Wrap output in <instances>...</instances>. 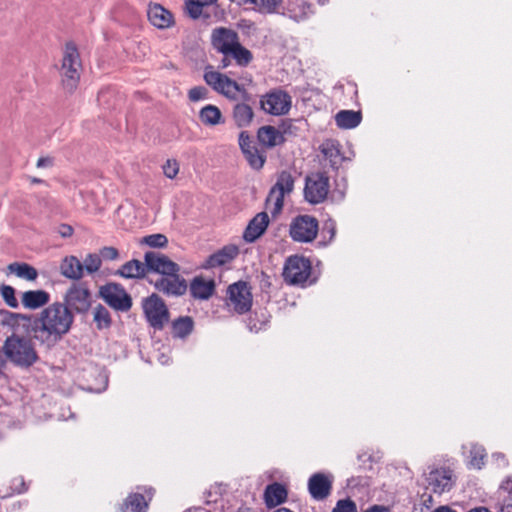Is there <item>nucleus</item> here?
I'll return each mask as SVG.
<instances>
[{"mask_svg":"<svg viewBox=\"0 0 512 512\" xmlns=\"http://www.w3.org/2000/svg\"><path fill=\"white\" fill-rule=\"evenodd\" d=\"M243 154L253 169L259 170L263 167L266 158L262 153L258 151L256 147L245 151Z\"/></svg>","mask_w":512,"mask_h":512,"instance_id":"38","label":"nucleus"},{"mask_svg":"<svg viewBox=\"0 0 512 512\" xmlns=\"http://www.w3.org/2000/svg\"><path fill=\"white\" fill-rule=\"evenodd\" d=\"M99 256L105 260H116L119 257V252L115 247L105 246L100 250Z\"/></svg>","mask_w":512,"mask_h":512,"instance_id":"48","label":"nucleus"},{"mask_svg":"<svg viewBox=\"0 0 512 512\" xmlns=\"http://www.w3.org/2000/svg\"><path fill=\"white\" fill-rule=\"evenodd\" d=\"M332 512H357V507L351 499L339 500Z\"/></svg>","mask_w":512,"mask_h":512,"instance_id":"45","label":"nucleus"},{"mask_svg":"<svg viewBox=\"0 0 512 512\" xmlns=\"http://www.w3.org/2000/svg\"><path fill=\"white\" fill-rule=\"evenodd\" d=\"M204 80L213 90L228 99L237 100L238 94H240L241 100H251V94L225 74L206 68Z\"/></svg>","mask_w":512,"mask_h":512,"instance_id":"4","label":"nucleus"},{"mask_svg":"<svg viewBox=\"0 0 512 512\" xmlns=\"http://www.w3.org/2000/svg\"><path fill=\"white\" fill-rule=\"evenodd\" d=\"M361 120L360 111L341 110L335 115L336 125L342 129H353L361 123Z\"/></svg>","mask_w":512,"mask_h":512,"instance_id":"30","label":"nucleus"},{"mask_svg":"<svg viewBox=\"0 0 512 512\" xmlns=\"http://www.w3.org/2000/svg\"><path fill=\"white\" fill-rule=\"evenodd\" d=\"M73 228L70 225L63 224L60 228V234L62 237H70L73 234Z\"/></svg>","mask_w":512,"mask_h":512,"instance_id":"52","label":"nucleus"},{"mask_svg":"<svg viewBox=\"0 0 512 512\" xmlns=\"http://www.w3.org/2000/svg\"><path fill=\"white\" fill-rule=\"evenodd\" d=\"M248 102L242 100L233 106L232 118L238 128L248 127L253 121L254 112Z\"/></svg>","mask_w":512,"mask_h":512,"instance_id":"24","label":"nucleus"},{"mask_svg":"<svg viewBox=\"0 0 512 512\" xmlns=\"http://www.w3.org/2000/svg\"><path fill=\"white\" fill-rule=\"evenodd\" d=\"M146 270L159 273L160 276L170 274L171 272H179L180 267L177 263L170 260L166 255L148 251L144 255Z\"/></svg>","mask_w":512,"mask_h":512,"instance_id":"17","label":"nucleus"},{"mask_svg":"<svg viewBox=\"0 0 512 512\" xmlns=\"http://www.w3.org/2000/svg\"><path fill=\"white\" fill-rule=\"evenodd\" d=\"M148 505L142 494H130L120 506L121 512H146Z\"/></svg>","mask_w":512,"mask_h":512,"instance_id":"36","label":"nucleus"},{"mask_svg":"<svg viewBox=\"0 0 512 512\" xmlns=\"http://www.w3.org/2000/svg\"><path fill=\"white\" fill-rule=\"evenodd\" d=\"M365 512H390L389 508L380 505H374Z\"/></svg>","mask_w":512,"mask_h":512,"instance_id":"54","label":"nucleus"},{"mask_svg":"<svg viewBox=\"0 0 512 512\" xmlns=\"http://www.w3.org/2000/svg\"><path fill=\"white\" fill-rule=\"evenodd\" d=\"M146 263L133 259L121 266L116 274L129 279L143 278L146 274Z\"/></svg>","mask_w":512,"mask_h":512,"instance_id":"31","label":"nucleus"},{"mask_svg":"<svg viewBox=\"0 0 512 512\" xmlns=\"http://www.w3.org/2000/svg\"><path fill=\"white\" fill-rule=\"evenodd\" d=\"M422 505L429 509L433 505V497L431 494H423L421 496Z\"/></svg>","mask_w":512,"mask_h":512,"instance_id":"53","label":"nucleus"},{"mask_svg":"<svg viewBox=\"0 0 512 512\" xmlns=\"http://www.w3.org/2000/svg\"><path fill=\"white\" fill-rule=\"evenodd\" d=\"M258 140L266 147H275L284 142L283 134L273 126H263L258 130Z\"/></svg>","mask_w":512,"mask_h":512,"instance_id":"29","label":"nucleus"},{"mask_svg":"<svg viewBox=\"0 0 512 512\" xmlns=\"http://www.w3.org/2000/svg\"><path fill=\"white\" fill-rule=\"evenodd\" d=\"M35 344L34 339L27 334L24 336L14 332L4 341L2 351L15 366L29 368L39 360Z\"/></svg>","mask_w":512,"mask_h":512,"instance_id":"2","label":"nucleus"},{"mask_svg":"<svg viewBox=\"0 0 512 512\" xmlns=\"http://www.w3.org/2000/svg\"><path fill=\"white\" fill-rule=\"evenodd\" d=\"M140 244H145L153 248H164L168 244V239L164 234L157 233L143 237Z\"/></svg>","mask_w":512,"mask_h":512,"instance_id":"40","label":"nucleus"},{"mask_svg":"<svg viewBox=\"0 0 512 512\" xmlns=\"http://www.w3.org/2000/svg\"><path fill=\"white\" fill-rule=\"evenodd\" d=\"M288 491L286 487L278 482L266 486L264 491V502L268 508L276 507L287 500Z\"/></svg>","mask_w":512,"mask_h":512,"instance_id":"22","label":"nucleus"},{"mask_svg":"<svg viewBox=\"0 0 512 512\" xmlns=\"http://www.w3.org/2000/svg\"><path fill=\"white\" fill-rule=\"evenodd\" d=\"M260 103L266 113L279 116L289 112L291 108V97L282 90H274L263 96Z\"/></svg>","mask_w":512,"mask_h":512,"instance_id":"14","label":"nucleus"},{"mask_svg":"<svg viewBox=\"0 0 512 512\" xmlns=\"http://www.w3.org/2000/svg\"><path fill=\"white\" fill-rule=\"evenodd\" d=\"M269 225V216L266 212L256 214L248 223L243 238L246 242L252 243L264 234Z\"/></svg>","mask_w":512,"mask_h":512,"instance_id":"20","label":"nucleus"},{"mask_svg":"<svg viewBox=\"0 0 512 512\" xmlns=\"http://www.w3.org/2000/svg\"><path fill=\"white\" fill-rule=\"evenodd\" d=\"M295 177L288 171H281L276 183L271 187L266 199V205L273 203L271 214L273 216L279 214L284 206V198L294 190Z\"/></svg>","mask_w":512,"mask_h":512,"instance_id":"6","label":"nucleus"},{"mask_svg":"<svg viewBox=\"0 0 512 512\" xmlns=\"http://www.w3.org/2000/svg\"><path fill=\"white\" fill-rule=\"evenodd\" d=\"M203 7L204 6L198 0L186 1L187 11L193 19H197L201 15Z\"/></svg>","mask_w":512,"mask_h":512,"instance_id":"46","label":"nucleus"},{"mask_svg":"<svg viewBox=\"0 0 512 512\" xmlns=\"http://www.w3.org/2000/svg\"><path fill=\"white\" fill-rule=\"evenodd\" d=\"M50 295L44 290H29L22 294V305L31 310L38 309L48 304Z\"/></svg>","mask_w":512,"mask_h":512,"instance_id":"25","label":"nucleus"},{"mask_svg":"<svg viewBox=\"0 0 512 512\" xmlns=\"http://www.w3.org/2000/svg\"><path fill=\"white\" fill-rule=\"evenodd\" d=\"M64 304L72 313L85 314L91 307V293L81 284H73L64 296Z\"/></svg>","mask_w":512,"mask_h":512,"instance_id":"10","label":"nucleus"},{"mask_svg":"<svg viewBox=\"0 0 512 512\" xmlns=\"http://www.w3.org/2000/svg\"><path fill=\"white\" fill-rule=\"evenodd\" d=\"M433 512H456V511L451 509L448 506H440L437 509H435Z\"/></svg>","mask_w":512,"mask_h":512,"instance_id":"55","label":"nucleus"},{"mask_svg":"<svg viewBox=\"0 0 512 512\" xmlns=\"http://www.w3.org/2000/svg\"><path fill=\"white\" fill-rule=\"evenodd\" d=\"M239 5L252 4L257 12L262 14H272L278 11L282 0H232Z\"/></svg>","mask_w":512,"mask_h":512,"instance_id":"34","label":"nucleus"},{"mask_svg":"<svg viewBox=\"0 0 512 512\" xmlns=\"http://www.w3.org/2000/svg\"><path fill=\"white\" fill-rule=\"evenodd\" d=\"M6 314L8 323L21 327L25 334L46 350L55 347L69 333L74 322L72 312L60 302L52 303L33 315Z\"/></svg>","mask_w":512,"mask_h":512,"instance_id":"1","label":"nucleus"},{"mask_svg":"<svg viewBox=\"0 0 512 512\" xmlns=\"http://www.w3.org/2000/svg\"><path fill=\"white\" fill-rule=\"evenodd\" d=\"M6 274H14L18 278L26 281H35L38 277V271L36 268L25 262L10 263L6 268Z\"/></svg>","mask_w":512,"mask_h":512,"instance_id":"28","label":"nucleus"},{"mask_svg":"<svg viewBox=\"0 0 512 512\" xmlns=\"http://www.w3.org/2000/svg\"><path fill=\"white\" fill-rule=\"evenodd\" d=\"M61 274L72 280H79L83 277V264L75 256H66L60 264Z\"/></svg>","mask_w":512,"mask_h":512,"instance_id":"26","label":"nucleus"},{"mask_svg":"<svg viewBox=\"0 0 512 512\" xmlns=\"http://www.w3.org/2000/svg\"><path fill=\"white\" fill-rule=\"evenodd\" d=\"M147 16L150 23L158 29H167L174 25L172 13L160 4L150 5Z\"/></svg>","mask_w":512,"mask_h":512,"instance_id":"21","label":"nucleus"},{"mask_svg":"<svg viewBox=\"0 0 512 512\" xmlns=\"http://www.w3.org/2000/svg\"><path fill=\"white\" fill-rule=\"evenodd\" d=\"M14 490L17 493H23L27 490L26 483L23 477H17L13 480Z\"/></svg>","mask_w":512,"mask_h":512,"instance_id":"49","label":"nucleus"},{"mask_svg":"<svg viewBox=\"0 0 512 512\" xmlns=\"http://www.w3.org/2000/svg\"><path fill=\"white\" fill-rule=\"evenodd\" d=\"M493 457L496 458L497 460H501L503 465H507V460L503 454H494Z\"/></svg>","mask_w":512,"mask_h":512,"instance_id":"56","label":"nucleus"},{"mask_svg":"<svg viewBox=\"0 0 512 512\" xmlns=\"http://www.w3.org/2000/svg\"><path fill=\"white\" fill-rule=\"evenodd\" d=\"M163 173L169 179H174L179 172V164L174 159H169L163 165Z\"/></svg>","mask_w":512,"mask_h":512,"instance_id":"44","label":"nucleus"},{"mask_svg":"<svg viewBox=\"0 0 512 512\" xmlns=\"http://www.w3.org/2000/svg\"><path fill=\"white\" fill-rule=\"evenodd\" d=\"M321 153L329 160L332 168L337 169L342 161L339 145L334 141H326L320 147Z\"/></svg>","mask_w":512,"mask_h":512,"instance_id":"35","label":"nucleus"},{"mask_svg":"<svg viewBox=\"0 0 512 512\" xmlns=\"http://www.w3.org/2000/svg\"><path fill=\"white\" fill-rule=\"evenodd\" d=\"M500 488L508 494L512 495V476L505 478L502 481Z\"/></svg>","mask_w":512,"mask_h":512,"instance_id":"51","label":"nucleus"},{"mask_svg":"<svg viewBox=\"0 0 512 512\" xmlns=\"http://www.w3.org/2000/svg\"><path fill=\"white\" fill-rule=\"evenodd\" d=\"M194 330V320L190 316H180L171 323L173 338L186 339Z\"/></svg>","mask_w":512,"mask_h":512,"instance_id":"27","label":"nucleus"},{"mask_svg":"<svg viewBox=\"0 0 512 512\" xmlns=\"http://www.w3.org/2000/svg\"><path fill=\"white\" fill-rule=\"evenodd\" d=\"M82 62L79 51L73 42L65 44L60 67L61 84L65 91L72 93L80 80Z\"/></svg>","mask_w":512,"mask_h":512,"instance_id":"3","label":"nucleus"},{"mask_svg":"<svg viewBox=\"0 0 512 512\" xmlns=\"http://www.w3.org/2000/svg\"><path fill=\"white\" fill-rule=\"evenodd\" d=\"M200 121L207 126H216L224 123L220 109L212 104H208L199 111Z\"/></svg>","mask_w":512,"mask_h":512,"instance_id":"33","label":"nucleus"},{"mask_svg":"<svg viewBox=\"0 0 512 512\" xmlns=\"http://www.w3.org/2000/svg\"><path fill=\"white\" fill-rule=\"evenodd\" d=\"M311 269L309 259L298 255L290 256L284 265V280L292 285H302L308 280Z\"/></svg>","mask_w":512,"mask_h":512,"instance_id":"9","label":"nucleus"},{"mask_svg":"<svg viewBox=\"0 0 512 512\" xmlns=\"http://www.w3.org/2000/svg\"><path fill=\"white\" fill-rule=\"evenodd\" d=\"M30 182L32 184H40V183H45L44 180L40 179V178H37V177H31L30 178Z\"/></svg>","mask_w":512,"mask_h":512,"instance_id":"57","label":"nucleus"},{"mask_svg":"<svg viewBox=\"0 0 512 512\" xmlns=\"http://www.w3.org/2000/svg\"><path fill=\"white\" fill-rule=\"evenodd\" d=\"M319 222L311 215H297L289 225V236L295 242L310 243L318 234Z\"/></svg>","mask_w":512,"mask_h":512,"instance_id":"7","label":"nucleus"},{"mask_svg":"<svg viewBox=\"0 0 512 512\" xmlns=\"http://www.w3.org/2000/svg\"><path fill=\"white\" fill-rule=\"evenodd\" d=\"M332 486L333 476L322 472L312 474L307 483L308 492L316 501L327 499L331 495Z\"/></svg>","mask_w":512,"mask_h":512,"instance_id":"15","label":"nucleus"},{"mask_svg":"<svg viewBox=\"0 0 512 512\" xmlns=\"http://www.w3.org/2000/svg\"><path fill=\"white\" fill-rule=\"evenodd\" d=\"M215 285L213 281H205L201 277H196L190 284V293L197 299H208L214 292Z\"/></svg>","mask_w":512,"mask_h":512,"instance_id":"32","label":"nucleus"},{"mask_svg":"<svg viewBox=\"0 0 512 512\" xmlns=\"http://www.w3.org/2000/svg\"><path fill=\"white\" fill-rule=\"evenodd\" d=\"M208 89L204 86H195L188 91V98L191 102H197L208 98Z\"/></svg>","mask_w":512,"mask_h":512,"instance_id":"43","label":"nucleus"},{"mask_svg":"<svg viewBox=\"0 0 512 512\" xmlns=\"http://www.w3.org/2000/svg\"><path fill=\"white\" fill-rule=\"evenodd\" d=\"M228 305L239 313L244 314L251 309L252 294L250 287L244 281H238L228 287Z\"/></svg>","mask_w":512,"mask_h":512,"instance_id":"12","label":"nucleus"},{"mask_svg":"<svg viewBox=\"0 0 512 512\" xmlns=\"http://www.w3.org/2000/svg\"><path fill=\"white\" fill-rule=\"evenodd\" d=\"M142 308L149 325L155 330H162L169 322L170 312L164 300L156 293L143 299Z\"/></svg>","mask_w":512,"mask_h":512,"instance_id":"5","label":"nucleus"},{"mask_svg":"<svg viewBox=\"0 0 512 512\" xmlns=\"http://www.w3.org/2000/svg\"><path fill=\"white\" fill-rule=\"evenodd\" d=\"M470 465L473 468L481 469L484 466V459L486 457V452L484 447L474 444L470 449Z\"/></svg>","mask_w":512,"mask_h":512,"instance_id":"37","label":"nucleus"},{"mask_svg":"<svg viewBox=\"0 0 512 512\" xmlns=\"http://www.w3.org/2000/svg\"><path fill=\"white\" fill-rule=\"evenodd\" d=\"M53 165V158L51 157H40L36 163L38 168H49Z\"/></svg>","mask_w":512,"mask_h":512,"instance_id":"50","label":"nucleus"},{"mask_svg":"<svg viewBox=\"0 0 512 512\" xmlns=\"http://www.w3.org/2000/svg\"><path fill=\"white\" fill-rule=\"evenodd\" d=\"M239 146H240V148H241L243 153L245 151H247V150H251V149L255 148V146L253 145V142H252L251 137L248 134V132L242 131L240 133V135H239Z\"/></svg>","mask_w":512,"mask_h":512,"instance_id":"47","label":"nucleus"},{"mask_svg":"<svg viewBox=\"0 0 512 512\" xmlns=\"http://www.w3.org/2000/svg\"><path fill=\"white\" fill-rule=\"evenodd\" d=\"M203 6L214 4L217 0H198Z\"/></svg>","mask_w":512,"mask_h":512,"instance_id":"58","label":"nucleus"},{"mask_svg":"<svg viewBox=\"0 0 512 512\" xmlns=\"http://www.w3.org/2000/svg\"><path fill=\"white\" fill-rule=\"evenodd\" d=\"M83 264V270L85 269L89 274L97 272L101 267V258L99 255L90 253L88 254Z\"/></svg>","mask_w":512,"mask_h":512,"instance_id":"42","label":"nucleus"},{"mask_svg":"<svg viewBox=\"0 0 512 512\" xmlns=\"http://www.w3.org/2000/svg\"><path fill=\"white\" fill-rule=\"evenodd\" d=\"M179 272L159 276L156 279L149 278L148 281L155 289L167 296H182L187 291L186 280L179 276Z\"/></svg>","mask_w":512,"mask_h":512,"instance_id":"11","label":"nucleus"},{"mask_svg":"<svg viewBox=\"0 0 512 512\" xmlns=\"http://www.w3.org/2000/svg\"><path fill=\"white\" fill-rule=\"evenodd\" d=\"M239 249L235 245H227L213 253L206 260L205 268H215L225 265L237 257Z\"/></svg>","mask_w":512,"mask_h":512,"instance_id":"23","label":"nucleus"},{"mask_svg":"<svg viewBox=\"0 0 512 512\" xmlns=\"http://www.w3.org/2000/svg\"><path fill=\"white\" fill-rule=\"evenodd\" d=\"M230 59H233L236 64L240 67H246L248 66L252 60H253V54L250 50L245 48L241 43L240 40L229 49V51L223 56V59L221 60V68H227L231 61Z\"/></svg>","mask_w":512,"mask_h":512,"instance_id":"19","label":"nucleus"},{"mask_svg":"<svg viewBox=\"0 0 512 512\" xmlns=\"http://www.w3.org/2000/svg\"><path fill=\"white\" fill-rule=\"evenodd\" d=\"M330 181L325 172L308 175L305 179L304 199L313 205L323 203L329 193Z\"/></svg>","mask_w":512,"mask_h":512,"instance_id":"8","label":"nucleus"},{"mask_svg":"<svg viewBox=\"0 0 512 512\" xmlns=\"http://www.w3.org/2000/svg\"><path fill=\"white\" fill-rule=\"evenodd\" d=\"M238 33L230 28L216 27L211 32V45L223 56L239 41Z\"/></svg>","mask_w":512,"mask_h":512,"instance_id":"18","label":"nucleus"},{"mask_svg":"<svg viewBox=\"0 0 512 512\" xmlns=\"http://www.w3.org/2000/svg\"><path fill=\"white\" fill-rule=\"evenodd\" d=\"M426 482L434 493L450 491L454 485L453 471L446 467L434 468L427 474Z\"/></svg>","mask_w":512,"mask_h":512,"instance_id":"16","label":"nucleus"},{"mask_svg":"<svg viewBox=\"0 0 512 512\" xmlns=\"http://www.w3.org/2000/svg\"><path fill=\"white\" fill-rule=\"evenodd\" d=\"M100 295L112 308L120 311H128L132 306V299L117 283H108L101 287Z\"/></svg>","mask_w":512,"mask_h":512,"instance_id":"13","label":"nucleus"},{"mask_svg":"<svg viewBox=\"0 0 512 512\" xmlns=\"http://www.w3.org/2000/svg\"><path fill=\"white\" fill-rule=\"evenodd\" d=\"M0 294L5 301V303L11 307V308H17L18 307V301L15 297V289L6 284L0 285Z\"/></svg>","mask_w":512,"mask_h":512,"instance_id":"41","label":"nucleus"},{"mask_svg":"<svg viewBox=\"0 0 512 512\" xmlns=\"http://www.w3.org/2000/svg\"><path fill=\"white\" fill-rule=\"evenodd\" d=\"M236 512H253L251 508L240 507Z\"/></svg>","mask_w":512,"mask_h":512,"instance_id":"59","label":"nucleus"},{"mask_svg":"<svg viewBox=\"0 0 512 512\" xmlns=\"http://www.w3.org/2000/svg\"><path fill=\"white\" fill-rule=\"evenodd\" d=\"M94 321L96 322L98 329L107 328L110 326L111 319L108 310L102 306L98 305L94 310Z\"/></svg>","mask_w":512,"mask_h":512,"instance_id":"39","label":"nucleus"},{"mask_svg":"<svg viewBox=\"0 0 512 512\" xmlns=\"http://www.w3.org/2000/svg\"><path fill=\"white\" fill-rule=\"evenodd\" d=\"M273 512H293V511H291V510H290V509H288V508L281 507V508L276 509V510H275V511H273Z\"/></svg>","mask_w":512,"mask_h":512,"instance_id":"60","label":"nucleus"}]
</instances>
